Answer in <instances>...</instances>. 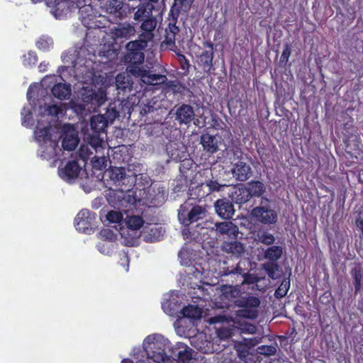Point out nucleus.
<instances>
[{"instance_id":"473e14b6","label":"nucleus","mask_w":363,"mask_h":363,"mask_svg":"<svg viewBox=\"0 0 363 363\" xmlns=\"http://www.w3.org/2000/svg\"><path fill=\"white\" fill-rule=\"evenodd\" d=\"M116 85L118 90L124 92L132 90V82L124 74H119L116 77Z\"/></svg>"},{"instance_id":"412c9836","label":"nucleus","mask_w":363,"mask_h":363,"mask_svg":"<svg viewBox=\"0 0 363 363\" xmlns=\"http://www.w3.org/2000/svg\"><path fill=\"white\" fill-rule=\"evenodd\" d=\"M203 45L208 50L201 52L199 60L203 68L210 70L213 67V60L214 58L213 43L211 40H206L203 43Z\"/></svg>"},{"instance_id":"e433bc0d","label":"nucleus","mask_w":363,"mask_h":363,"mask_svg":"<svg viewBox=\"0 0 363 363\" xmlns=\"http://www.w3.org/2000/svg\"><path fill=\"white\" fill-rule=\"evenodd\" d=\"M126 225L128 229L137 230L144 226V220L140 216H128Z\"/></svg>"},{"instance_id":"2f4dec72","label":"nucleus","mask_w":363,"mask_h":363,"mask_svg":"<svg viewBox=\"0 0 363 363\" xmlns=\"http://www.w3.org/2000/svg\"><path fill=\"white\" fill-rule=\"evenodd\" d=\"M184 317L199 319L202 314V310L198 306L189 304L184 306L181 311Z\"/></svg>"},{"instance_id":"4be33fe9","label":"nucleus","mask_w":363,"mask_h":363,"mask_svg":"<svg viewBox=\"0 0 363 363\" xmlns=\"http://www.w3.org/2000/svg\"><path fill=\"white\" fill-rule=\"evenodd\" d=\"M222 249L225 252L236 257H240L245 250L244 245L238 240L223 242Z\"/></svg>"},{"instance_id":"f03ea898","label":"nucleus","mask_w":363,"mask_h":363,"mask_svg":"<svg viewBox=\"0 0 363 363\" xmlns=\"http://www.w3.org/2000/svg\"><path fill=\"white\" fill-rule=\"evenodd\" d=\"M108 174L113 184L122 193L130 191L136 183L137 173L133 172L127 174L123 167H110Z\"/></svg>"},{"instance_id":"1a4fd4ad","label":"nucleus","mask_w":363,"mask_h":363,"mask_svg":"<svg viewBox=\"0 0 363 363\" xmlns=\"http://www.w3.org/2000/svg\"><path fill=\"white\" fill-rule=\"evenodd\" d=\"M245 269L242 267V262L240 260L235 266H226L223 267L220 272L222 276H236L241 278L240 284H253L259 281L257 277L249 272H245Z\"/></svg>"},{"instance_id":"0e129e2a","label":"nucleus","mask_w":363,"mask_h":363,"mask_svg":"<svg viewBox=\"0 0 363 363\" xmlns=\"http://www.w3.org/2000/svg\"><path fill=\"white\" fill-rule=\"evenodd\" d=\"M238 352V355L240 357V361H235L233 363H247V362L244 359L248 354L247 351H240L239 349L237 350Z\"/></svg>"},{"instance_id":"cd10ccee","label":"nucleus","mask_w":363,"mask_h":363,"mask_svg":"<svg viewBox=\"0 0 363 363\" xmlns=\"http://www.w3.org/2000/svg\"><path fill=\"white\" fill-rule=\"evenodd\" d=\"M235 305L239 308L257 309L260 305V301L257 297L247 296L235 300Z\"/></svg>"},{"instance_id":"6ab92c4d","label":"nucleus","mask_w":363,"mask_h":363,"mask_svg":"<svg viewBox=\"0 0 363 363\" xmlns=\"http://www.w3.org/2000/svg\"><path fill=\"white\" fill-rule=\"evenodd\" d=\"M81 167L78 162L75 160L69 161L65 166L60 168L58 170L59 175L65 181H70L78 177Z\"/></svg>"},{"instance_id":"9d476101","label":"nucleus","mask_w":363,"mask_h":363,"mask_svg":"<svg viewBox=\"0 0 363 363\" xmlns=\"http://www.w3.org/2000/svg\"><path fill=\"white\" fill-rule=\"evenodd\" d=\"M34 136L39 143L50 142L53 148L58 145L59 139L61 138L59 132L55 130L50 124L40 128L39 123L34 130Z\"/></svg>"},{"instance_id":"864d4df0","label":"nucleus","mask_w":363,"mask_h":363,"mask_svg":"<svg viewBox=\"0 0 363 363\" xmlns=\"http://www.w3.org/2000/svg\"><path fill=\"white\" fill-rule=\"evenodd\" d=\"M99 134L100 133H94L93 135H90L89 139V145L95 149L101 147L104 143V140L100 138Z\"/></svg>"},{"instance_id":"c756f323","label":"nucleus","mask_w":363,"mask_h":363,"mask_svg":"<svg viewBox=\"0 0 363 363\" xmlns=\"http://www.w3.org/2000/svg\"><path fill=\"white\" fill-rule=\"evenodd\" d=\"M189 195L191 199L201 201L209 195V190H207L204 183H201L196 186H191L189 189Z\"/></svg>"},{"instance_id":"774afa93","label":"nucleus","mask_w":363,"mask_h":363,"mask_svg":"<svg viewBox=\"0 0 363 363\" xmlns=\"http://www.w3.org/2000/svg\"><path fill=\"white\" fill-rule=\"evenodd\" d=\"M30 93H31V86H30L28 89V92H27V97H28V100H30L31 98Z\"/></svg>"},{"instance_id":"a18cd8bd","label":"nucleus","mask_w":363,"mask_h":363,"mask_svg":"<svg viewBox=\"0 0 363 363\" xmlns=\"http://www.w3.org/2000/svg\"><path fill=\"white\" fill-rule=\"evenodd\" d=\"M62 104L59 106L57 104L45 105L44 113L47 116L56 117L62 112Z\"/></svg>"},{"instance_id":"052dcab7","label":"nucleus","mask_w":363,"mask_h":363,"mask_svg":"<svg viewBox=\"0 0 363 363\" xmlns=\"http://www.w3.org/2000/svg\"><path fill=\"white\" fill-rule=\"evenodd\" d=\"M218 335L222 339H225L231 336V331L228 328H220L218 330Z\"/></svg>"},{"instance_id":"3c124183","label":"nucleus","mask_w":363,"mask_h":363,"mask_svg":"<svg viewBox=\"0 0 363 363\" xmlns=\"http://www.w3.org/2000/svg\"><path fill=\"white\" fill-rule=\"evenodd\" d=\"M257 352L264 356H271L276 354L277 347L274 345H261L258 347Z\"/></svg>"},{"instance_id":"c03bdc74","label":"nucleus","mask_w":363,"mask_h":363,"mask_svg":"<svg viewBox=\"0 0 363 363\" xmlns=\"http://www.w3.org/2000/svg\"><path fill=\"white\" fill-rule=\"evenodd\" d=\"M258 240L266 245H272L275 241L274 236L267 231L259 232L257 234Z\"/></svg>"},{"instance_id":"aec40b11","label":"nucleus","mask_w":363,"mask_h":363,"mask_svg":"<svg viewBox=\"0 0 363 363\" xmlns=\"http://www.w3.org/2000/svg\"><path fill=\"white\" fill-rule=\"evenodd\" d=\"M232 174L236 180L245 182L252 176V171L249 164L244 162L238 161L235 164L232 169Z\"/></svg>"},{"instance_id":"de8ad7c7","label":"nucleus","mask_w":363,"mask_h":363,"mask_svg":"<svg viewBox=\"0 0 363 363\" xmlns=\"http://www.w3.org/2000/svg\"><path fill=\"white\" fill-rule=\"evenodd\" d=\"M106 219L111 223H120L123 220V216L120 211L111 210L108 212Z\"/></svg>"},{"instance_id":"e2e57ef3","label":"nucleus","mask_w":363,"mask_h":363,"mask_svg":"<svg viewBox=\"0 0 363 363\" xmlns=\"http://www.w3.org/2000/svg\"><path fill=\"white\" fill-rule=\"evenodd\" d=\"M79 155L84 160H86L89 158V154L87 148H84L83 146H81L79 150Z\"/></svg>"},{"instance_id":"6e6552de","label":"nucleus","mask_w":363,"mask_h":363,"mask_svg":"<svg viewBox=\"0 0 363 363\" xmlns=\"http://www.w3.org/2000/svg\"><path fill=\"white\" fill-rule=\"evenodd\" d=\"M79 18L82 24L88 29L100 28L104 27V25L99 19L101 18V15H98V12L94 9L91 4H84L79 6Z\"/></svg>"},{"instance_id":"f3484780","label":"nucleus","mask_w":363,"mask_h":363,"mask_svg":"<svg viewBox=\"0 0 363 363\" xmlns=\"http://www.w3.org/2000/svg\"><path fill=\"white\" fill-rule=\"evenodd\" d=\"M214 208L217 215L223 219H230L235 213L234 205L225 198L218 199Z\"/></svg>"},{"instance_id":"09e8293b","label":"nucleus","mask_w":363,"mask_h":363,"mask_svg":"<svg viewBox=\"0 0 363 363\" xmlns=\"http://www.w3.org/2000/svg\"><path fill=\"white\" fill-rule=\"evenodd\" d=\"M291 54V44L286 43L284 44V50L280 57L279 63L285 67L289 61V58Z\"/></svg>"},{"instance_id":"c9c22d12","label":"nucleus","mask_w":363,"mask_h":363,"mask_svg":"<svg viewBox=\"0 0 363 363\" xmlns=\"http://www.w3.org/2000/svg\"><path fill=\"white\" fill-rule=\"evenodd\" d=\"M116 103L120 111V116L129 118L133 108V104L128 100L118 101Z\"/></svg>"},{"instance_id":"4c0bfd02","label":"nucleus","mask_w":363,"mask_h":363,"mask_svg":"<svg viewBox=\"0 0 363 363\" xmlns=\"http://www.w3.org/2000/svg\"><path fill=\"white\" fill-rule=\"evenodd\" d=\"M140 22H142L140 25V29L142 31H150L154 33V30H155L157 25V18L153 16V14L150 15L149 17L145 18Z\"/></svg>"},{"instance_id":"a211bd4d","label":"nucleus","mask_w":363,"mask_h":363,"mask_svg":"<svg viewBox=\"0 0 363 363\" xmlns=\"http://www.w3.org/2000/svg\"><path fill=\"white\" fill-rule=\"evenodd\" d=\"M216 231L219 236L231 239H236L239 230L238 226L232 221L218 222L215 224Z\"/></svg>"},{"instance_id":"79ce46f5","label":"nucleus","mask_w":363,"mask_h":363,"mask_svg":"<svg viewBox=\"0 0 363 363\" xmlns=\"http://www.w3.org/2000/svg\"><path fill=\"white\" fill-rule=\"evenodd\" d=\"M237 311V314L239 317L248 318V319H255L258 316V311L255 308H241Z\"/></svg>"},{"instance_id":"f8f14e48","label":"nucleus","mask_w":363,"mask_h":363,"mask_svg":"<svg viewBox=\"0 0 363 363\" xmlns=\"http://www.w3.org/2000/svg\"><path fill=\"white\" fill-rule=\"evenodd\" d=\"M102 9L108 13L114 15L116 17L122 19L134 10L128 4H125L123 0H107Z\"/></svg>"},{"instance_id":"f704fd0d","label":"nucleus","mask_w":363,"mask_h":363,"mask_svg":"<svg viewBox=\"0 0 363 363\" xmlns=\"http://www.w3.org/2000/svg\"><path fill=\"white\" fill-rule=\"evenodd\" d=\"M104 115H105L106 119L108 121L109 123H112L116 118L120 116V111L118 108L116 101H113L108 105Z\"/></svg>"},{"instance_id":"5701e85b","label":"nucleus","mask_w":363,"mask_h":363,"mask_svg":"<svg viewBox=\"0 0 363 363\" xmlns=\"http://www.w3.org/2000/svg\"><path fill=\"white\" fill-rule=\"evenodd\" d=\"M201 144L205 151L213 154L218 150V142L216 136L208 133H203L201 136Z\"/></svg>"},{"instance_id":"58836bf2","label":"nucleus","mask_w":363,"mask_h":363,"mask_svg":"<svg viewBox=\"0 0 363 363\" xmlns=\"http://www.w3.org/2000/svg\"><path fill=\"white\" fill-rule=\"evenodd\" d=\"M350 273L354 281V292L357 294L362 289V270L360 267H354Z\"/></svg>"},{"instance_id":"9b49d317","label":"nucleus","mask_w":363,"mask_h":363,"mask_svg":"<svg viewBox=\"0 0 363 363\" xmlns=\"http://www.w3.org/2000/svg\"><path fill=\"white\" fill-rule=\"evenodd\" d=\"M130 74L140 77L143 83L149 85L162 84L167 81L166 75L152 73L150 70L145 69L144 67L131 69Z\"/></svg>"},{"instance_id":"20e7f679","label":"nucleus","mask_w":363,"mask_h":363,"mask_svg":"<svg viewBox=\"0 0 363 363\" xmlns=\"http://www.w3.org/2000/svg\"><path fill=\"white\" fill-rule=\"evenodd\" d=\"M144 49L138 42L130 41L125 45V53L122 57V62L127 65V71L134 67L141 68L145 60Z\"/></svg>"},{"instance_id":"4d7b16f0","label":"nucleus","mask_w":363,"mask_h":363,"mask_svg":"<svg viewBox=\"0 0 363 363\" xmlns=\"http://www.w3.org/2000/svg\"><path fill=\"white\" fill-rule=\"evenodd\" d=\"M100 235L106 240H114V238L116 237L113 232L110 229L101 230L100 232Z\"/></svg>"},{"instance_id":"338daca9","label":"nucleus","mask_w":363,"mask_h":363,"mask_svg":"<svg viewBox=\"0 0 363 363\" xmlns=\"http://www.w3.org/2000/svg\"><path fill=\"white\" fill-rule=\"evenodd\" d=\"M121 363H133V360L129 358L123 359ZM136 363H146L145 360H139Z\"/></svg>"},{"instance_id":"2eb2a0df","label":"nucleus","mask_w":363,"mask_h":363,"mask_svg":"<svg viewBox=\"0 0 363 363\" xmlns=\"http://www.w3.org/2000/svg\"><path fill=\"white\" fill-rule=\"evenodd\" d=\"M95 218V213L88 209L81 210L74 219L76 229L82 233H86L91 229V221Z\"/></svg>"},{"instance_id":"37998d69","label":"nucleus","mask_w":363,"mask_h":363,"mask_svg":"<svg viewBox=\"0 0 363 363\" xmlns=\"http://www.w3.org/2000/svg\"><path fill=\"white\" fill-rule=\"evenodd\" d=\"M289 288L290 281L284 279L279 287L276 289L274 292V296L279 299L284 297L286 295Z\"/></svg>"},{"instance_id":"393cba45","label":"nucleus","mask_w":363,"mask_h":363,"mask_svg":"<svg viewBox=\"0 0 363 363\" xmlns=\"http://www.w3.org/2000/svg\"><path fill=\"white\" fill-rule=\"evenodd\" d=\"M108 124V121L106 119L105 115L103 114L93 116L90 119L91 130L95 133H104Z\"/></svg>"},{"instance_id":"a19ab883","label":"nucleus","mask_w":363,"mask_h":363,"mask_svg":"<svg viewBox=\"0 0 363 363\" xmlns=\"http://www.w3.org/2000/svg\"><path fill=\"white\" fill-rule=\"evenodd\" d=\"M155 34L152 32L150 31H143L141 34L139 35V40H133V42H138L140 47H143V49H145L147 46V43L152 40L154 38Z\"/></svg>"},{"instance_id":"7ed1b4c3","label":"nucleus","mask_w":363,"mask_h":363,"mask_svg":"<svg viewBox=\"0 0 363 363\" xmlns=\"http://www.w3.org/2000/svg\"><path fill=\"white\" fill-rule=\"evenodd\" d=\"M252 217L257 222L272 225L277 222L278 216L271 200L262 197L259 205L252 208Z\"/></svg>"},{"instance_id":"b1692460","label":"nucleus","mask_w":363,"mask_h":363,"mask_svg":"<svg viewBox=\"0 0 363 363\" xmlns=\"http://www.w3.org/2000/svg\"><path fill=\"white\" fill-rule=\"evenodd\" d=\"M79 142L78 134L74 130L65 131L62 140V146L65 150H74L78 145Z\"/></svg>"},{"instance_id":"39448f33","label":"nucleus","mask_w":363,"mask_h":363,"mask_svg":"<svg viewBox=\"0 0 363 363\" xmlns=\"http://www.w3.org/2000/svg\"><path fill=\"white\" fill-rule=\"evenodd\" d=\"M157 338L159 337L157 335H148L145 339V343L149 344V346L145 351L148 359L156 363H164L167 359L166 345L164 342L159 341Z\"/></svg>"},{"instance_id":"bb28decb","label":"nucleus","mask_w":363,"mask_h":363,"mask_svg":"<svg viewBox=\"0 0 363 363\" xmlns=\"http://www.w3.org/2000/svg\"><path fill=\"white\" fill-rule=\"evenodd\" d=\"M154 6L149 3L140 4L134 13L133 18L136 21H141L152 14Z\"/></svg>"},{"instance_id":"13d9d810","label":"nucleus","mask_w":363,"mask_h":363,"mask_svg":"<svg viewBox=\"0 0 363 363\" xmlns=\"http://www.w3.org/2000/svg\"><path fill=\"white\" fill-rule=\"evenodd\" d=\"M195 0H174L175 3H180L182 6H184V10L188 11L190 10L192 4Z\"/></svg>"},{"instance_id":"6e6d98bb","label":"nucleus","mask_w":363,"mask_h":363,"mask_svg":"<svg viewBox=\"0 0 363 363\" xmlns=\"http://www.w3.org/2000/svg\"><path fill=\"white\" fill-rule=\"evenodd\" d=\"M172 305H174V303L170 301H167L164 302L162 306L164 312L169 315H173V314L174 313V311L172 307Z\"/></svg>"},{"instance_id":"f257e3e1","label":"nucleus","mask_w":363,"mask_h":363,"mask_svg":"<svg viewBox=\"0 0 363 363\" xmlns=\"http://www.w3.org/2000/svg\"><path fill=\"white\" fill-rule=\"evenodd\" d=\"M184 6H182L180 3H175L171 6L167 16V27L165 28V35L164 43L172 47H176V40L179 41L180 29L177 26L178 18L180 15Z\"/></svg>"},{"instance_id":"603ef678","label":"nucleus","mask_w":363,"mask_h":363,"mask_svg":"<svg viewBox=\"0 0 363 363\" xmlns=\"http://www.w3.org/2000/svg\"><path fill=\"white\" fill-rule=\"evenodd\" d=\"M177 60L179 63L180 68L186 73L189 72L190 67L189 60L181 52L177 53Z\"/></svg>"},{"instance_id":"680f3d73","label":"nucleus","mask_w":363,"mask_h":363,"mask_svg":"<svg viewBox=\"0 0 363 363\" xmlns=\"http://www.w3.org/2000/svg\"><path fill=\"white\" fill-rule=\"evenodd\" d=\"M33 120L32 113L28 111L27 113H26L22 118V125L24 126H28Z\"/></svg>"},{"instance_id":"c85d7f7f","label":"nucleus","mask_w":363,"mask_h":363,"mask_svg":"<svg viewBox=\"0 0 363 363\" xmlns=\"http://www.w3.org/2000/svg\"><path fill=\"white\" fill-rule=\"evenodd\" d=\"M52 95L60 100L69 99L71 95V88L69 84H56L51 89Z\"/></svg>"},{"instance_id":"423d86ee","label":"nucleus","mask_w":363,"mask_h":363,"mask_svg":"<svg viewBox=\"0 0 363 363\" xmlns=\"http://www.w3.org/2000/svg\"><path fill=\"white\" fill-rule=\"evenodd\" d=\"M283 249L281 246L272 245L267 247L264 252V258L268 259L262 264V269L267 272L268 277L272 279L276 278L275 273L279 270V266L277 262L281 257Z\"/></svg>"},{"instance_id":"49530a36","label":"nucleus","mask_w":363,"mask_h":363,"mask_svg":"<svg viewBox=\"0 0 363 363\" xmlns=\"http://www.w3.org/2000/svg\"><path fill=\"white\" fill-rule=\"evenodd\" d=\"M38 57L35 52L29 51L23 56V64L26 67H31L37 63Z\"/></svg>"},{"instance_id":"dca6fc26","label":"nucleus","mask_w":363,"mask_h":363,"mask_svg":"<svg viewBox=\"0 0 363 363\" xmlns=\"http://www.w3.org/2000/svg\"><path fill=\"white\" fill-rule=\"evenodd\" d=\"M175 120L180 124L188 125L194 119L195 113L194 108L186 104L175 106Z\"/></svg>"},{"instance_id":"72a5a7b5","label":"nucleus","mask_w":363,"mask_h":363,"mask_svg":"<svg viewBox=\"0 0 363 363\" xmlns=\"http://www.w3.org/2000/svg\"><path fill=\"white\" fill-rule=\"evenodd\" d=\"M247 189L251 196H260L265 192L264 184L260 181H252L247 184Z\"/></svg>"},{"instance_id":"ddd939ff","label":"nucleus","mask_w":363,"mask_h":363,"mask_svg":"<svg viewBox=\"0 0 363 363\" xmlns=\"http://www.w3.org/2000/svg\"><path fill=\"white\" fill-rule=\"evenodd\" d=\"M82 101L91 106L99 107L106 100V91L102 89L98 90L84 89L82 94Z\"/></svg>"},{"instance_id":"a878e982","label":"nucleus","mask_w":363,"mask_h":363,"mask_svg":"<svg viewBox=\"0 0 363 363\" xmlns=\"http://www.w3.org/2000/svg\"><path fill=\"white\" fill-rule=\"evenodd\" d=\"M113 35L115 38L129 39L136 33L135 26L130 23L122 24L113 30Z\"/></svg>"},{"instance_id":"4468645a","label":"nucleus","mask_w":363,"mask_h":363,"mask_svg":"<svg viewBox=\"0 0 363 363\" xmlns=\"http://www.w3.org/2000/svg\"><path fill=\"white\" fill-rule=\"evenodd\" d=\"M164 230L157 224L147 223L144 225L140 235L146 242H155L161 240L164 236Z\"/></svg>"},{"instance_id":"ea45409f","label":"nucleus","mask_w":363,"mask_h":363,"mask_svg":"<svg viewBox=\"0 0 363 363\" xmlns=\"http://www.w3.org/2000/svg\"><path fill=\"white\" fill-rule=\"evenodd\" d=\"M177 357L175 359L178 363H191L192 360V350L186 347L183 350H179L177 354H174Z\"/></svg>"},{"instance_id":"7c9ffc66","label":"nucleus","mask_w":363,"mask_h":363,"mask_svg":"<svg viewBox=\"0 0 363 363\" xmlns=\"http://www.w3.org/2000/svg\"><path fill=\"white\" fill-rule=\"evenodd\" d=\"M233 199L235 203L242 204L247 202L251 198V193L247 186L239 187L233 193Z\"/></svg>"},{"instance_id":"5fc2aeb1","label":"nucleus","mask_w":363,"mask_h":363,"mask_svg":"<svg viewBox=\"0 0 363 363\" xmlns=\"http://www.w3.org/2000/svg\"><path fill=\"white\" fill-rule=\"evenodd\" d=\"M52 45V40L50 38H40L36 43L37 48L43 51H47L50 49Z\"/></svg>"},{"instance_id":"bf43d9fd","label":"nucleus","mask_w":363,"mask_h":363,"mask_svg":"<svg viewBox=\"0 0 363 363\" xmlns=\"http://www.w3.org/2000/svg\"><path fill=\"white\" fill-rule=\"evenodd\" d=\"M168 87L170 88L174 93L181 92V88H183L180 83L170 81L168 84Z\"/></svg>"},{"instance_id":"8fccbe9b","label":"nucleus","mask_w":363,"mask_h":363,"mask_svg":"<svg viewBox=\"0 0 363 363\" xmlns=\"http://www.w3.org/2000/svg\"><path fill=\"white\" fill-rule=\"evenodd\" d=\"M205 184L207 190H209V194L215 191H220L225 186V184H220L218 181L213 180V179L207 180Z\"/></svg>"},{"instance_id":"0eeeda50","label":"nucleus","mask_w":363,"mask_h":363,"mask_svg":"<svg viewBox=\"0 0 363 363\" xmlns=\"http://www.w3.org/2000/svg\"><path fill=\"white\" fill-rule=\"evenodd\" d=\"M207 216V210L206 206L192 205L186 203L181 206L179 212V217L183 220V223L189 225L190 223L203 220Z\"/></svg>"},{"instance_id":"69168bd1","label":"nucleus","mask_w":363,"mask_h":363,"mask_svg":"<svg viewBox=\"0 0 363 363\" xmlns=\"http://www.w3.org/2000/svg\"><path fill=\"white\" fill-rule=\"evenodd\" d=\"M355 225H356V227L359 230H363V218L360 216L358 217L355 220Z\"/></svg>"}]
</instances>
